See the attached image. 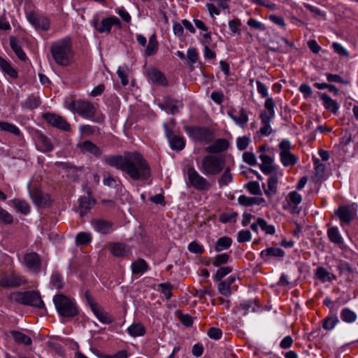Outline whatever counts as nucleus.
Returning a JSON list of instances; mask_svg holds the SVG:
<instances>
[{
	"label": "nucleus",
	"mask_w": 358,
	"mask_h": 358,
	"mask_svg": "<svg viewBox=\"0 0 358 358\" xmlns=\"http://www.w3.org/2000/svg\"><path fill=\"white\" fill-rule=\"evenodd\" d=\"M105 163L126 173L134 180H146L151 176L147 160L138 152H125L123 155H110Z\"/></svg>",
	"instance_id": "f257e3e1"
},
{
	"label": "nucleus",
	"mask_w": 358,
	"mask_h": 358,
	"mask_svg": "<svg viewBox=\"0 0 358 358\" xmlns=\"http://www.w3.org/2000/svg\"><path fill=\"white\" fill-rule=\"evenodd\" d=\"M50 52L57 64L62 66H69L73 58L71 38L65 37L52 43L50 45Z\"/></svg>",
	"instance_id": "f03ea898"
},
{
	"label": "nucleus",
	"mask_w": 358,
	"mask_h": 358,
	"mask_svg": "<svg viewBox=\"0 0 358 358\" xmlns=\"http://www.w3.org/2000/svg\"><path fill=\"white\" fill-rule=\"evenodd\" d=\"M53 303L59 315L62 317L72 318L78 315L76 303L64 294L55 295Z\"/></svg>",
	"instance_id": "7ed1b4c3"
},
{
	"label": "nucleus",
	"mask_w": 358,
	"mask_h": 358,
	"mask_svg": "<svg viewBox=\"0 0 358 358\" xmlns=\"http://www.w3.org/2000/svg\"><path fill=\"white\" fill-rule=\"evenodd\" d=\"M225 164V157L222 155H208L201 162V171L206 175H217L223 169Z\"/></svg>",
	"instance_id": "20e7f679"
},
{
	"label": "nucleus",
	"mask_w": 358,
	"mask_h": 358,
	"mask_svg": "<svg viewBox=\"0 0 358 358\" xmlns=\"http://www.w3.org/2000/svg\"><path fill=\"white\" fill-rule=\"evenodd\" d=\"M16 302L38 308H45V304L41 299L40 293L36 291H27L17 292L15 295Z\"/></svg>",
	"instance_id": "39448f33"
},
{
	"label": "nucleus",
	"mask_w": 358,
	"mask_h": 358,
	"mask_svg": "<svg viewBox=\"0 0 358 358\" xmlns=\"http://www.w3.org/2000/svg\"><path fill=\"white\" fill-rule=\"evenodd\" d=\"M185 130L192 138L199 142L208 143L214 138L213 131L205 127L185 126Z\"/></svg>",
	"instance_id": "423d86ee"
},
{
	"label": "nucleus",
	"mask_w": 358,
	"mask_h": 358,
	"mask_svg": "<svg viewBox=\"0 0 358 358\" xmlns=\"http://www.w3.org/2000/svg\"><path fill=\"white\" fill-rule=\"evenodd\" d=\"M72 110L84 118L91 119L96 113L94 106L87 101H76L71 103Z\"/></svg>",
	"instance_id": "0eeeda50"
},
{
	"label": "nucleus",
	"mask_w": 358,
	"mask_h": 358,
	"mask_svg": "<svg viewBox=\"0 0 358 358\" xmlns=\"http://www.w3.org/2000/svg\"><path fill=\"white\" fill-rule=\"evenodd\" d=\"M187 177L189 184L197 190H208L210 187L209 182L201 176L194 167L187 169Z\"/></svg>",
	"instance_id": "6e6552de"
},
{
	"label": "nucleus",
	"mask_w": 358,
	"mask_h": 358,
	"mask_svg": "<svg viewBox=\"0 0 358 358\" xmlns=\"http://www.w3.org/2000/svg\"><path fill=\"white\" fill-rule=\"evenodd\" d=\"M279 148L280 161L285 166H294L296 164L298 158L290 152L291 143L288 140H282L279 144Z\"/></svg>",
	"instance_id": "1a4fd4ad"
},
{
	"label": "nucleus",
	"mask_w": 358,
	"mask_h": 358,
	"mask_svg": "<svg viewBox=\"0 0 358 358\" xmlns=\"http://www.w3.org/2000/svg\"><path fill=\"white\" fill-rule=\"evenodd\" d=\"M43 118L52 127L63 131H69L71 125L62 116L52 113H45L42 115Z\"/></svg>",
	"instance_id": "9d476101"
},
{
	"label": "nucleus",
	"mask_w": 358,
	"mask_h": 358,
	"mask_svg": "<svg viewBox=\"0 0 358 358\" xmlns=\"http://www.w3.org/2000/svg\"><path fill=\"white\" fill-rule=\"evenodd\" d=\"M164 128L171 149L178 151L182 150L185 145L184 138L180 136L175 135L166 123L164 124Z\"/></svg>",
	"instance_id": "9b49d317"
},
{
	"label": "nucleus",
	"mask_w": 358,
	"mask_h": 358,
	"mask_svg": "<svg viewBox=\"0 0 358 358\" xmlns=\"http://www.w3.org/2000/svg\"><path fill=\"white\" fill-rule=\"evenodd\" d=\"M28 21L36 29L47 31L49 29V20L45 16L35 12H29L27 14Z\"/></svg>",
	"instance_id": "f8f14e48"
},
{
	"label": "nucleus",
	"mask_w": 358,
	"mask_h": 358,
	"mask_svg": "<svg viewBox=\"0 0 358 358\" xmlns=\"http://www.w3.org/2000/svg\"><path fill=\"white\" fill-rule=\"evenodd\" d=\"M87 196H82L78 199V212L81 217L87 215L96 203V200L92 197L90 190H87Z\"/></svg>",
	"instance_id": "ddd939ff"
},
{
	"label": "nucleus",
	"mask_w": 358,
	"mask_h": 358,
	"mask_svg": "<svg viewBox=\"0 0 358 358\" xmlns=\"http://www.w3.org/2000/svg\"><path fill=\"white\" fill-rule=\"evenodd\" d=\"M26 282V280L21 276L13 274H3L0 276V287H15Z\"/></svg>",
	"instance_id": "4468645a"
},
{
	"label": "nucleus",
	"mask_w": 358,
	"mask_h": 358,
	"mask_svg": "<svg viewBox=\"0 0 358 358\" xmlns=\"http://www.w3.org/2000/svg\"><path fill=\"white\" fill-rule=\"evenodd\" d=\"M159 106L167 113L175 115L179 113V108L183 106L182 101L173 99L170 96H166Z\"/></svg>",
	"instance_id": "2eb2a0df"
},
{
	"label": "nucleus",
	"mask_w": 358,
	"mask_h": 358,
	"mask_svg": "<svg viewBox=\"0 0 358 358\" xmlns=\"http://www.w3.org/2000/svg\"><path fill=\"white\" fill-rule=\"evenodd\" d=\"M30 196L33 202L39 207L48 206L50 204L51 201L50 196L44 193L38 188H34L29 192Z\"/></svg>",
	"instance_id": "dca6fc26"
},
{
	"label": "nucleus",
	"mask_w": 358,
	"mask_h": 358,
	"mask_svg": "<svg viewBox=\"0 0 358 358\" xmlns=\"http://www.w3.org/2000/svg\"><path fill=\"white\" fill-rule=\"evenodd\" d=\"M91 223L94 230L101 234L106 235L113 231L114 224L111 221L94 219L91 221Z\"/></svg>",
	"instance_id": "f3484780"
},
{
	"label": "nucleus",
	"mask_w": 358,
	"mask_h": 358,
	"mask_svg": "<svg viewBox=\"0 0 358 358\" xmlns=\"http://www.w3.org/2000/svg\"><path fill=\"white\" fill-rule=\"evenodd\" d=\"M108 250L115 257H124L130 252V247L124 243H110L108 244Z\"/></svg>",
	"instance_id": "a211bd4d"
},
{
	"label": "nucleus",
	"mask_w": 358,
	"mask_h": 358,
	"mask_svg": "<svg viewBox=\"0 0 358 358\" xmlns=\"http://www.w3.org/2000/svg\"><path fill=\"white\" fill-rule=\"evenodd\" d=\"M24 262L26 266L36 273H38L41 268V261L36 252L27 253L24 256Z\"/></svg>",
	"instance_id": "6ab92c4d"
},
{
	"label": "nucleus",
	"mask_w": 358,
	"mask_h": 358,
	"mask_svg": "<svg viewBox=\"0 0 358 358\" xmlns=\"http://www.w3.org/2000/svg\"><path fill=\"white\" fill-rule=\"evenodd\" d=\"M34 138L38 149L41 152H50L53 149V145L48 138L41 131H36Z\"/></svg>",
	"instance_id": "aec40b11"
},
{
	"label": "nucleus",
	"mask_w": 358,
	"mask_h": 358,
	"mask_svg": "<svg viewBox=\"0 0 358 358\" xmlns=\"http://www.w3.org/2000/svg\"><path fill=\"white\" fill-rule=\"evenodd\" d=\"M91 24L94 29L100 34H109L111 31L110 17L103 18L101 22H99L97 17H94L92 20Z\"/></svg>",
	"instance_id": "412c9836"
},
{
	"label": "nucleus",
	"mask_w": 358,
	"mask_h": 358,
	"mask_svg": "<svg viewBox=\"0 0 358 358\" xmlns=\"http://www.w3.org/2000/svg\"><path fill=\"white\" fill-rule=\"evenodd\" d=\"M285 253L283 250L280 248L270 247L260 252V257L264 261L268 262L271 257L282 259Z\"/></svg>",
	"instance_id": "4be33fe9"
},
{
	"label": "nucleus",
	"mask_w": 358,
	"mask_h": 358,
	"mask_svg": "<svg viewBox=\"0 0 358 358\" xmlns=\"http://www.w3.org/2000/svg\"><path fill=\"white\" fill-rule=\"evenodd\" d=\"M229 143L226 138L217 139L213 144L206 148V152L210 154H217L228 149Z\"/></svg>",
	"instance_id": "5701e85b"
},
{
	"label": "nucleus",
	"mask_w": 358,
	"mask_h": 358,
	"mask_svg": "<svg viewBox=\"0 0 358 358\" xmlns=\"http://www.w3.org/2000/svg\"><path fill=\"white\" fill-rule=\"evenodd\" d=\"M338 217L341 224H349L354 217V214L349 206H340L335 212Z\"/></svg>",
	"instance_id": "b1692460"
},
{
	"label": "nucleus",
	"mask_w": 358,
	"mask_h": 358,
	"mask_svg": "<svg viewBox=\"0 0 358 358\" xmlns=\"http://www.w3.org/2000/svg\"><path fill=\"white\" fill-rule=\"evenodd\" d=\"M259 158L261 159L262 164H259V169L264 174H270L272 173L277 172V167L273 165V159L266 155H261Z\"/></svg>",
	"instance_id": "393cba45"
},
{
	"label": "nucleus",
	"mask_w": 358,
	"mask_h": 358,
	"mask_svg": "<svg viewBox=\"0 0 358 358\" xmlns=\"http://www.w3.org/2000/svg\"><path fill=\"white\" fill-rule=\"evenodd\" d=\"M320 100L322 101V103L325 109L333 114H336L338 113L340 108L338 103L336 100L332 99L327 94H321Z\"/></svg>",
	"instance_id": "a878e982"
},
{
	"label": "nucleus",
	"mask_w": 358,
	"mask_h": 358,
	"mask_svg": "<svg viewBox=\"0 0 358 358\" xmlns=\"http://www.w3.org/2000/svg\"><path fill=\"white\" fill-rule=\"evenodd\" d=\"M150 79L155 83L166 87L168 85V81L163 73L153 68L148 71Z\"/></svg>",
	"instance_id": "bb28decb"
},
{
	"label": "nucleus",
	"mask_w": 358,
	"mask_h": 358,
	"mask_svg": "<svg viewBox=\"0 0 358 358\" xmlns=\"http://www.w3.org/2000/svg\"><path fill=\"white\" fill-rule=\"evenodd\" d=\"M9 40L10 47L18 59L22 61H25L27 55L23 51L19 41L15 36L10 37Z\"/></svg>",
	"instance_id": "cd10ccee"
},
{
	"label": "nucleus",
	"mask_w": 358,
	"mask_h": 358,
	"mask_svg": "<svg viewBox=\"0 0 358 358\" xmlns=\"http://www.w3.org/2000/svg\"><path fill=\"white\" fill-rule=\"evenodd\" d=\"M338 269L341 275L345 278L346 280L352 281L354 278L355 270L348 262H343L338 265Z\"/></svg>",
	"instance_id": "c85d7f7f"
},
{
	"label": "nucleus",
	"mask_w": 358,
	"mask_h": 358,
	"mask_svg": "<svg viewBox=\"0 0 358 358\" xmlns=\"http://www.w3.org/2000/svg\"><path fill=\"white\" fill-rule=\"evenodd\" d=\"M234 110L227 111V114L238 125L243 127L248 121V117L245 110L241 108L239 110L240 116L238 117L234 114Z\"/></svg>",
	"instance_id": "c756f323"
},
{
	"label": "nucleus",
	"mask_w": 358,
	"mask_h": 358,
	"mask_svg": "<svg viewBox=\"0 0 358 358\" xmlns=\"http://www.w3.org/2000/svg\"><path fill=\"white\" fill-rule=\"evenodd\" d=\"M80 147L83 151L91 153L96 157H99L102 153L101 149L90 141H83Z\"/></svg>",
	"instance_id": "7c9ffc66"
},
{
	"label": "nucleus",
	"mask_w": 358,
	"mask_h": 358,
	"mask_svg": "<svg viewBox=\"0 0 358 358\" xmlns=\"http://www.w3.org/2000/svg\"><path fill=\"white\" fill-rule=\"evenodd\" d=\"M131 270L134 274H142L148 270V265L143 259H138L131 264Z\"/></svg>",
	"instance_id": "2f4dec72"
},
{
	"label": "nucleus",
	"mask_w": 358,
	"mask_h": 358,
	"mask_svg": "<svg viewBox=\"0 0 358 358\" xmlns=\"http://www.w3.org/2000/svg\"><path fill=\"white\" fill-rule=\"evenodd\" d=\"M10 334L13 337L15 342L17 343V344L30 345L32 343L31 338L20 331H12Z\"/></svg>",
	"instance_id": "473e14b6"
},
{
	"label": "nucleus",
	"mask_w": 358,
	"mask_h": 358,
	"mask_svg": "<svg viewBox=\"0 0 358 358\" xmlns=\"http://www.w3.org/2000/svg\"><path fill=\"white\" fill-rule=\"evenodd\" d=\"M278 176L277 172L272 174L268 180V189L264 190L267 196L275 194L277 192Z\"/></svg>",
	"instance_id": "72a5a7b5"
},
{
	"label": "nucleus",
	"mask_w": 358,
	"mask_h": 358,
	"mask_svg": "<svg viewBox=\"0 0 358 358\" xmlns=\"http://www.w3.org/2000/svg\"><path fill=\"white\" fill-rule=\"evenodd\" d=\"M0 68L3 72L8 75L10 77L13 78H16L17 77V72L16 71V70L14 68H13L10 66V64L1 56Z\"/></svg>",
	"instance_id": "f704fd0d"
},
{
	"label": "nucleus",
	"mask_w": 358,
	"mask_h": 358,
	"mask_svg": "<svg viewBox=\"0 0 358 358\" xmlns=\"http://www.w3.org/2000/svg\"><path fill=\"white\" fill-rule=\"evenodd\" d=\"M92 310L101 322L103 324H110L113 322V319L108 313L99 308L98 306Z\"/></svg>",
	"instance_id": "c9c22d12"
},
{
	"label": "nucleus",
	"mask_w": 358,
	"mask_h": 358,
	"mask_svg": "<svg viewBox=\"0 0 358 358\" xmlns=\"http://www.w3.org/2000/svg\"><path fill=\"white\" fill-rule=\"evenodd\" d=\"M328 236L330 241L339 245L343 243V238L337 227H331L327 231Z\"/></svg>",
	"instance_id": "e433bc0d"
},
{
	"label": "nucleus",
	"mask_w": 358,
	"mask_h": 358,
	"mask_svg": "<svg viewBox=\"0 0 358 358\" xmlns=\"http://www.w3.org/2000/svg\"><path fill=\"white\" fill-rule=\"evenodd\" d=\"M232 243V240L231 238L227 236H223L217 239L215 250L216 252H219L222 251L223 250L228 249Z\"/></svg>",
	"instance_id": "4c0bfd02"
},
{
	"label": "nucleus",
	"mask_w": 358,
	"mask_h": 358,
	"mask_svg": "<svg viewBox=\"0 0 358 358\" xmlns=\"http://www.w3.org/2000/svg\"><path fill=\"white\" fill-rule=\"evenodd\" d=\"M128 333L133 337L143 336L145 333V327L140 323H134L127 329Z\"/></svg>",
	"instance_id": "58836bf2"
},
{
	"label": "nucleus",
	"mask_w": 358,
	"mask_h": 358,
	"mask_svg": "<svg viewBox=\"0 0 358 358\" xmlns=\"http://www.w3.org/2000/svg\"><path fill=\"white\" fill-rule=\"evenodd\" d=\"M158 45L159 44L157 40V36L154 34L149 38L148 45H147L145 49V54L148 56L155 55L158 50Z\"/></svg>",
	"instance_id": "ea45409f"
},
{
	"label": "nucleus",
	"mask_w": 358,
	"mask_h": 358,
	"mask_svg": "<svg viewBox=\"0 0 358 358\" xmlns=\"http://www.w3.org/2000/svg\"><path fill=\"white\" fill-rule=\"evenodd\" d=\"M258 306L256 303L255 300H248L241 303L239 306V309L243 311V315H245L249 313L250 310L254 313L257 310Z\"/></svg>",
	"instance_id": "a19ab883"
},
{
	"label": "nucleus",
	"mask_w": 358,
	"mask_h": 358,
	"mask_svg": "<svg viewBox=\"0 0 358 358\" xmlns=\"http://www.w3.org/2000/svg\"><path fill=\"white\" fill-rule=\"evenodd\" d=\"M316 275L318 279L322 280V282H330L332 280L335 279L334 275L328 272L326 269L322 267H319L316 271Z\"/></svg>",
	"instance_id": "79ce46f5"
},
{
	"label": "nucleus",
	"mask_w": 358,
	"mask_h": 358,
	"mask_svg": "<svg viewBox=\"0 0 358 358\" xmlns=\"http://www.w3.org/2000/svg\"><path fill=\"white\" fill-rule=\"evenodd\" d=\"M342 320L348 323H352L357 319L356 313L348 308H343L341 312Z\"/></svg>",
	"instance_id": "37998d69"
},
{
	"label": "nucleus",
	"mask_w": 358,
	"mask_h": 358,
	"mask_svg": "<svg viewBox=\"0 0 358 358\" xmlns=\"http://www.w3.org/2000/svg\"><path fill=\"white\" fill-rule=\"evenodd\" d=\"M338 318L336 315L327 317L322 321V327L325 330H331L338 323Z\"/></svg>",
	"instance_id": "c03bdc74"
},
{
	"label": "nucleus",
	"mask_w": 358,
	"mask_h": 358,
	"mask_svg": "<svg viewBox=\"0 0 358 358\" xmlns=\"http://www.w3.org/2000/svg\"><path fill=\"white\" fill-rule=\"evenodd\" d=\"M258 224L267 235H273L275 232L274 226L268 224L267 222L262 217H258Z\"/></svg>",
	"instance_id": "a18cd8bd"
},
{
	"label": "nucleus",
	"mask_w": 358,
	"mask_h": 358,
	"mask_svg": "<svg viewBox=\"0 0 358 358\" xmlns=\"http://www.w3.org/2000/svg\"><path fill=\"white\" fill-rule=\"evenodd\" d=\"M13 204L16 209L22 214L27 215L30 212L29 204L23 200L15 199Z\"/></svg>",
	"instance_id": "49530a36"
},
{
	"label": "nucleus",
	"mask_w": 358,
	"mask_h": 358,
	"mask_svg": "<svg viewBox=\"0 0 358 358\" xmlns=\"http://www.w3.org/2000/svg\"><path fill=\"white\" fill-rule=\"evenodd\" d=\"M233 180L232 174L231 173L230 168L225 169L221 178L219 179L218 182L220 187L228 185Z\"/></svg>",
	"instance_id": "de8ad7c7"
},
{
	"label": "nucleus",
	"mask_w": 358,
	"mask_h": 358,
	"mask_svg": "<svg viewBox=\"0 0 358 358\" xmlns=\"http://www.w3.org/2000/svg\"><path fill=\"white\" fill-rule=\"evenodd\" d=\"M41 104V101L38 97L33 95L29 96L27 99L24 101V107L27 109L33 110L38 107Z\"/></svg>",
	"instance_id": "09e8293b"
},
{
	"label": "nucleus",
	"mask_w": 358,
	"mask_h": 358,
	"mask_svg": "<svg viewBox=\"0 0 358 358\" xmlns=\"http://www.w3.org/2000/svg\"><path fill=\"white\" fill-rule=\"evenodd\" d=\"M92 241V236L90 233L80 232L77 234L76 241L78 245H88Z\"/></svg>",
	"instance_id": "8fccbe9b"
},
{
	"label": "nucleus",
	"mask_w": 358,
	"mask_h": 358,
	"mask_svg": "<svg viewBox=\"0 0 358 358\" xmlns=\"http://www.w3.org/2000/svg\"><path fill=\"white\" fill-rule=\"evenodd\" d=\"M0 129L16 136H19L20 134V129L15 125L8 122H0Z\"/></svg>",
	"instance_id": "3c124183"
},
{
	"label": "nucleus",
	"mask_w": 358,
	"mask_h": 358,
	"mask_svg": "<svg viewBox=\"0 0 358 358\" xmlns=\"http://www.w3.org/2000/svg\"><path fill=\"white\" fill-rule=\"evenodd\" d=\"M161 288V292L165 296L166 299H170L172 296L171 290L174 288V285L170 282L161 283L158 285Z\"/></svg>",
	"instance_id": "603ef678"
},
{
	"label": "nucleus",
	"mask_w": 358,
	"mask_h": 358,
	"mask_svg": "<svg viewBox=\"0 0 358 358\" xmlns=\"http://www.w3.org/2000/svg\"><path fill=\"white\" fill-rule=\"evenodd\" d=\"M231 271L232 268L230 266L220 267L214 275V279L215 281H220L224 276L230 273Z\"/></svg>",
	"instance_id": "864d4df0"
},
{
	"label": "nucleus",
	"mask_w": 358,
	"mask_h": 358,
	"mask_svg": "<svg viewBox=\"0 0 358 358\" xmlns=\"http://www.w3.org/2000/svg\"><path fill=\"white\" fill-rule=\"evenodd\" d=\"M229 255L227 253L217 255L215 257L213 264L214 266L218 267L221 265L227 264L229 262Z\"/></svg>",
	"instance_id": "5fc2aeb1"
},
{
	"label": "nucleus",
	"mask_w": 358,
	"mask_h": 358,
	"mask_svg": "<svg viewBox=\"0 0 358 358\" xmlns=\"http://www.w3.org/2000/svg\"><path fill=\"white\" fill-rule=\"evenodd\" d=\"M325 172V166L323 164L319 163L318 159H315V180H320L322 178Z\"/></svg>",
	"instance_id": "6e6d98bb"
},
{
	"label": "nucleus",
	"mask_w": 358,
	"mask_h": 358,
	"mask_svg": "<svg viewBox=\"0 0 358 358\" xmlns=\"http://www.w3.org/2000/svg\"><path fill=\"white\" fill-rule=\"evenodd\" d=\"M245 187L252 194H262V191L260 189L259 185L257 181H250L245 185Z\"/></svg>",
	"instance_id": "4d7b16f0"
},
{
	"label": "nucleus",
	"mask_w": 358,
	"mask_h": 358,
	"mask_svg": "<svg viewBox=\"0 0 358 358\" xmlns=\"http://www.w3.org/2000/svg\"><path fill=\"white\" fill-rule=\"evenodd\" d=\"M117 73L121 80L122 85L125 86L129 83L128 79V69L124 67H119Z\"/></svg>",
	"instance_id": "13d9d810"
},
{
	"label": "nucleus",
	"mask_w": 358,
	"mask_h": 358,
	"mask_svg": "<svg viewBox=\"0 0 358 358\" xmlns=\"http://www.w3.org/2000/svg\"><path fill=\"white\" fill-rule=\"evenodd\" d=\"M238 213L236 212H233L231 213H224L220 214L219 220L222 223H227L229 222H236V217H237Z\"/></svg>",
	"instance_id": "bf43d9fd"
},
{
	"label": "nucleus",
	"mask_w": 358,
	"mask_h": 358,
	"mask_svg": "<svg viewBox=\"0 0 358 358\" xmlns=\"http://www.w3.org/2000/svg\"><path fill=\"white\" fill-rule=\"evenodd\" d=\"M52 285L58 291L63 287V281L62 276L58 273H55L51 277Z\"/></svg>",
	"instance_id": "052dcab7"
},
{
	"label": "nucleus",
	"mask_w": 358,
	"mask_h": 358,
	"mask_svg": "<svg viewBox=\"0 0 358 358\" xmlns=\"http://www.w3.org/2000/svg\"><path fill=\"white\" fill-rule=\"evenodd\" d=\"M252 236L249 230H241L238 233L237 241L238 243H245L251 240Z\"/></svg>",
	"instance_id": "680f3d73"
},
{
	"label": "nucleus",
	"mask_w": 358,
	"mask_h": 358,
	"mask_svg": "<svg viewBox=\"0 0 358 358\" xmlns=\"http://www.w3.org/2000/svg\"><path fill=\"white\" fill-rule=\"evenodd\" d=\"M188 250L189 252L194 254H202L204 252V248L203 246L199 245L196 241L191 242L188 245Z\"/></svg>",
	"instance_id": "e2e57ef3"
},
{
	"label": "nucleus",
	"mask_w": 358,
	"mask_h": 358,
	"mask_svg": "<svg viewBox=\"0 0 358 358\" xmlns=\"http://www.w3.org/2000/svg\"><path fill=\"white\" fill-rule=\"evenodd\" d=\"M241 24V20L238 18L234 19L229 22V27L233 34H240V26Z\"/></svg>",
	"instance_id": "0e129e2a"
},
{
	"label": "nucleus",
	"mask_w": 358,
	"mask_h": 358,
	"mask_svg": "<svg viewBox=\"0 0 358 358\" xmlns=\"http://www.w3.org/2000/svg\"><path fill=\"white\" fill-rule=\"evenodd\" d=\"M332 47L334 48V52H336L338 55L346 57L349 56L348 51L341 44L335 42L333 43Z\"/></svg>",
	"instance_id": "69168bd1"
},
{
	"label": "nucleus",
	"mask_w": 358,
	"mask_h": 358,
	"mask_svg": "<svg viewBox=\"0 0 358 358\" xmlns=\"http://www.w3.org/2000/svg\"><path fill=\"white\" fill-rule=\"evenodd\" d=\"M243 160L249 165H256L257 160L254 153L251 152H245L243 154Z\"/></svg>",
	"instance_id": "338daca9"
},
{
	"label": "nucleus",
	"mask_w": 358,
	"mask_h": 358,
	"mask_svg": "<svg viewBox=\"0 0 358 358\" xmlns=\"http://www.w3.org/2000/svg\"><path fill=\"white\" fill-rule=\"evenodd\" d=\"M0 221L6 224H11L13 222V216L0 207Z\"/></svg>",
	"instance_id": "774afa93"
}]
</instances>
